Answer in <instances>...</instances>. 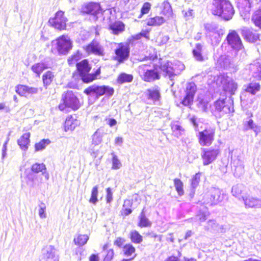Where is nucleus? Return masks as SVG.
Segmentation results:
<instances>
[{
	"label": "nucleus",
	"instance_id": "7",
	"mask_svg": "<svg viewBox=\"0 0 261 261\" xmlns=\"http://www.w3.org/2000/svg\"><path fill=\"white\" fill-rule=\"evenodd\" d=\"M84 93L89 96H95L98 99L103 95L108 97L112 96L114 93V89L108 86L93 85L85 89Z\"/></svg>",
	"mask_w": 261,
	"mask_h": 261
},
{
	"label": "nucleus",
	"instance_id": "54",
	"mask_svg": "<svg viewBox=\"0 0 261 261\" xmlns=\"http://www.w3.org/2000/svg\"><path fill=\"white\" fill-rule=\"evenodd\" d=\"M113 155L112 158V169H119L122 165L120 161L119 160L118 156L114 153H112Z\"/></svg>",
	"mask_w": 261,
	"mask_h": 261
},
{
	"label": "nucleus",
	"instance_id": "45",
	"mask_svg": "<svg viewBox=\"0 0 261 261\" xmlns=\"http://www.w3.org/2000/svg\"><path fill=\"white\" fill-rule=\"evenodd\" d=\"M89 239V237L86 234H80L76 238H74V243L80 246H82L86 244Z\"/></svg>",
	"mask_w": 261,
	"mask_h": 261
},
{
	"label": "nucleus",
	"instance_id": "12",
	"mask_svg": "<svg viewBox=\"0 0 261 261\" xmlns=\"http://www.w3.org/2000/svg\"><path fill=\"white\" fill-rule=\"evenodd\" d=\"M204 29L206 31V36L211 38L212 40L214 38L216 42L220 41L221 37L224 33V30L219 29L218 24L214 22L204 24Z\"/></svg>",
	"mask_w": 261,
	"mask_h": 261
},
{
	"label": "nucleus",
	"instance_id": "2",
	"mask_svg": "<svg viewBox=\"0 0 261 261\" xmlns=\"http://www.w3.org/2000/svg\"><path fill=\"white\" fill-rule=\"evenodd\" d=\"M51 51L54 55H66L72 48V42L65 35L59 37L51 42Z\"/></svg>",
	"mask_w": 261,
	"mask_h": 261
},
{
	"label": "nucleus",
	"instance_id": "61",
	"mask_svg": "<svg viewBox=\"0 0 261 261\" xmlns=\"http://www.w3.org/2000/svg\"><path fill=\"white\" fill-rule=\"evenodd\" d=\"M114 252L113 249H110L107 251V254L106 255L103 261H111L114 256Z\"/></svg>",
	"mask_w": 261,
	"mask_h": 261
},
{
	"label": "nucleus",
	"instance_id": "24",
	"mask_svg": "<svg viewBox=\"0 0 261 261\" xmlns=\"http://www.w3.org/2000/svg\"><path fill=\"white\" fill-rule=\"evenodd\" d=\"M242 199L246 207H259L261 206V199L250 196H242Z\"/></svg>",
	"mask_w": 261,
	"mask_h": 261
},
{
	"label": "nucleus",
	"instance_id": "38",
	"mask_svg": "<svg viewBox=\"0 0 261 261\" xmlns=\"http://www.w3.org/2000/svg\"><path fill=\"white\" fill-rule=\"evenodd\" d=\"M133 75L124 72L121 73L117 77V82L119 84H123L125 83H130L133 81Z\"/></svg>",
	"mask_w": 261,
	"mask_h": 261
},
{
	"label": "nucleus",
	"instance_id": "55",
	"mask_svg": "<svg viewBox=\"0 0 261 261\" xmlns=\"http://www.w3.org/2000/svg\"><path fill=\"white\" fill-rule=\"evenodd\" d=\"M224 68L226 69L232 68L233 69V71H236L238 69L237 66H235L233 64L231 63L230 61V59L227 58H225Z\"/></svg>",
	"mask_w": 261,
	"mask_h": 261
},
{
	"label": "nucleus",
	"instance_id": "17",
	"mask_svg": "<svg viewBox=\"0 0 261 261\" xmlns=\"http://www.w3.org/2000/svg\"><path fill=\"white\" fill-rule=\"evenodd\" d=\"M228 44L233 49L239 50L243 47L241 39L234 30L230 31L226 38Z\"/></svg>",
	"mask_w": 261,
	"mask_h": 261
},
{
	"label": "nucleus",
	"instance_id": "42",
	"mask_svg": "<svg viewBox=\"0 0 261 261\" xmlns=\"http://www.w3.org/2000/svg\"><path fill=\"white\" fill-rule=\"evenodd\" d=\"M54 77V75L53 74V72L50 71H47L43 75L42 80L44 86L46 87V88L51 84L53 80Z\"/></svg>",
	"mask_w": 261,
	"mask_h": 261
},
{
	"label": "nucleus",
	"instance_id": "16",
	"mask_svg": "<svg viewBox=\"0 0 261 261\" xmlns=\"http://www.w3.org/2000/svg\"><path fill=\"white\" fill-rule=\"evenodd\" d=\"M101 11V7L98 3L89 2L83 4L80 9L81 13L96 16Z\"/></svg>",
	"mask_w": 261,
	"mask_h": 261
},
{
	"label": "nucleus",
	"instance_id": "37",
	"mask_svg": "<svg viewBox=\"0 0 261 261\" xmlns=\"http://www.w3.org/2000/svg\"><path fill=\"white\" fill-rule=\"evenodd\" d=\"M46 171V166L43 163H36L33 164L31 168V172L37 174L40 172L44 175Z\"/></svg>",
	"mask_w": 261,
	"mask_h": 261
},
{
	"label": "nucleus",
	"instance_id": "22",
	"mask_svg": "<svg viewBox=\"0 0 261 261\" xmlns=\"http://www.w3.org/2000/svg\"><path fill=\"white\" fill-rule=\"evenodd\" d=\"M42 251L44 261H59L56 249L54 246L51 245L47 246Z\"/></svg>",
	"mask_w": 261,
	"mask_h": 261
},
{
	"label": "nucleus",
	"instance_id": "52",
	"mask_svg": "<svg viewBox=\"0 0 261 261\" xmlns=\"http://www.w3.org/2000/svg\"><path fill=\"white\" fill-rule=\"evenodd\" d=\"M151 5L149 2H145L143 4L141 9V13L138 16V18H141L143 15L147 14L151 9Z\"/></svg>",
	"mask_w": 261,
	"mask_h": 261
},
{
	"label": "nucleus",
	"instance_id": "41",
	"mask_svg": "<svg viewBox=\"0 0 261 261\" xmlns=\"http://www.w3.org/2000/svg\"><path fill=\"white\" fill-rule=\"evenodd\" d=\"M31 68L34 72L39 76L41 72L47 68V66L44 63L40 62L33 65Z\"/></svg>",
	"mask_w": 261,
	"mask_h": 261
},
{
	"label": "nucleus",
	"instance_id": "35",
	"mask_svg": "<svg viewBox=\"0 0 261 261\" xmlns=\"http://www.w3.org/2000/svg\"><path fill=\"white\" fill-rule=\"evenodd\" d=\"M171 127L173 135L177 138L181 137L185 132L184 128L179 124L178 122H172Z\"/></svg>",
	"mask_w": 261,
	"mask_h": 261
},
{
	"label": "nucleus",
	"instance_id": "53",
	"mask_svg": "<svg viewBox=\"0 0 261 261\" xmlns=\"http://www.w3.org/2000/svg\"><path fill=\"white\" fill-rule=\"evenodd\" d=\"M201 173H196L192 178L191 186L194 189H196L199 185L200 180Z\"/></svg>",
	"mask_w": 261,
	"mask_h": 261
},
{
	"label": "nucleus",
	"instance_id": "25",
	"mask_svg": "<svg viewBox=\"0 0 261 261\" xmlns=\"http://www.w3.org/2000/svg\"><path fill=\"white\" fill-rule=\"evenodd\" d=\"M241 34L245 40L250 42H254L259 39L258 34L253 32L247 28L241 30Z\"/></svg>",
	"mask_w": 261,
	"mask_h": 261
},
{
	"label": "nucleus",
	"instance_id": "20",
	"mask_svg": "<svg viewBox=\"0 0 261 261\" xmlns=\"http://www.w3.org/2000/svg\"><path fill=\"white\" fill-rule=\"evenodd\" d=\"M115 59L119 63H122L129 57V48L123 43H120L118 47L115 49Z\"/></svg>",
	"mask_w": 261,
	"mask_h": 261
},
{
	"label": "nucleus",
	"instance_id": "19",
	"mask_svg": "<svg viewBox=\"0 0 261 261\" xmlns=\"http://www.w3.org/2000/svg\"><path fill=\"white\" fill-rule=\"evenodd\" d=\"M196 90L197 87L194 83H188L186 87V94L181 101V103L185 106L191 105L193 103Z\"/></svg>",
	"mask_w": 261,
	"mask_h": 261
},
{
	"label": "nucleus",
	"instance_id": "48",
	"mask_svg": "<svg viewBox=\"0 0 261 261\" xmlns=\"http://www.w3.org/2000/svg\"><path fill=\"white\" fill-rule=\"evenodd\" d=\"M135 248L130 244H126L123 247V252L124 255L128 257L132 255V254L135 252Z\"/></svg>",
	"mask_w": 261,
	"mask_h": 261
},
{
	"label": "nucleus",
	"instance_id": "31",
	"mask_svg": "<svg viewBox=\"0 0 261 261\" xmlns=\"http://www.w3.org/2000/svg\"><path fill=\"white\" fill-rule=\"evenodd\" d=\"M203 45L200 43H197L193 49V55L195 59L199 62L203 61L204 58L202 54L203 51Z\"/></svg>",
	"mask_w": 261,
	"mask_h": 261
},
{
	"label": "nucleus",
	"instance_id": "56",
	"mask_svg": "<svg viewBox=\"0 0 261 261\" xmlns=\"http://www.w3.org/2000/svg\"><path fill=\"white\" fill-rule=\"evenodd\" d=\"M208 102L202 99H199L198 101L197 106L198 108L202 111L205 112L207 109Z\"/></svg>",
	"mask_w": 261,
	"mask_h": 261
},
{
	"label": "nucleus",
	"instance_id": "30",
	"mask_svg": "<svg viewBox=\"0 0 261 261\" xmlns=\"http://www.w3.org/2000/svg\"><path fill=\"white\" fill-rule=\"evenodd\" d=\"M138 219V226L140 227H150L152 225L151 222L146 216L145 207L142 209Z\"/></svg>",
	"mask_w": 261,
	"mask_h": 261
},
{
	"label": "nucleus",
	"instance_id": "40",
	"mask_svg": "<svg viewBox=\"0 0 261 261\" xmlns=\"http://www.w3.org/2000/svg\"><path fill=\"white\" fill-rule=\"evenodd\" d=\"M260 89V85L258 83H251L246 86L245 90L252 95L258 91Z\"/></svg>",
	"mask_w": 261,
	"mask_h": 261
},
{
	"label": "nucleus",
	"instance_id": "1",
	"mask_svg": "<svg viewBox=\"0 0 261 261\" xmlns=\"http://www.w3.org/2000/svg\"><path fill=\"white\" fill-rule=\"evenodd\" d=\"M211 12L225 21L231 20L235 12L233 6L228 0H213Z\"/></svg>",
	"mask_w": 261,
	"mask_h": 261
},
{
	"label": "nucleus",
	"instance_id": "57",
	"mask_svg": "<svg viewBox=\"0 0 261 261\" xmlns=\"http://www.w3.org/2000/svg\"><path fill=\"white\" fill-rule=\"evenodd\" d=\"M46 206L44 203L41 202L39 205V215L41 218H45L46 215L45 213Z\"/></svg>",
	"mask_w": 261,
	"mask_h": 261
},
{
	"label": "nucleus",
	"instance_id": "46",
	"mask_svg": "<svg viewBox=\"0 0 261 261\" xmlns=\"http://www.w3.org/2000/svg\"><path fill=\"white\" fill-rule=\"evenodd\" d=\"M82 54L80 53L79 50L76 51V53L73 55H72L71 57H70L68 59V63L70 66H72L74 64H76L78 63L77 61H79L82 58Z\"/></svg>",
	"mask_w": 261,
	"mask_h": 261
},
{
	"label": "nucleus",
	"instance_id": "60",
	"mask_svg": "<svg viewBox=\"0 0 261 261\" xmlns=\"http://www.w3.org/2000/svg\"><path fill=\"white\" fill-rule=\"evenodd\" d=\"M101 72L100 67H99L94 72V73H90L91 75L92 80H88V83L91 82L94 80L96 79L97 77L100 75Z\"/></svg>",
	"mask_w": 261,
	"mask_h": 261
},
{
	"label": "nucleus",
	"instance_id": "26",
	"mask_svg": "<svg viewBox=\"0 0 261 261\" xmlns=\"http://www.w3.org/2000/svg\"><path fill=\"white\" fill-rule=\"evenodd\" d=\"M104 134L103 128H98L91 136V145L97 146L100 144L102 142Z\"/></svg>",
	"mask_w": 261,
	"mask_h": 261
},
{
	"label": "nucleus",
	"instance_id": "3",
	"mask_svg": "<svg viewBox=\"0 0 261 261\" xmlns=\"http://www.w3.org/2000/svg\"><path fill=\"white\" fill-rule=\"evenodd\" d=\"M158 67L162 71L163 75L165 77H168L170 80H172L175 75L185 69V65L179 61L174 63L164 61L160 62Z\"/></svg>",
	"mask_w": 261,
	"mask_h": 261
},
{
	"label": "nucleus",
	"instance_id": "58",
	"mask_svg": "<svg viewBox=\"0 0 261 261\" xmlns=\"http://www.w3.org/2000/svg\"><path fill=\"white\" fill-rule=\"evenodd\" d=\"M207 229H211L212 230H215L217 229L218 228V224L217 223L216 220H210L207 222Z\"/></svg>",
	"mask_w": 261,
	"mask_h": 261
},
{
	"label": "nucleus",
	"instance_id": "23",
	"mask_svg": "<svg viewBox=\"0 0 261 261\" xmlns=\"http://www.w3.org/2000/svg\"><path fill=\"white\" fill-rule=\"evenodd\" d=\"M251 75L256 80H261V62L259 60L254 61L249 66Z\"/></svg>",
	"mask_w": 261,
	"mask_h": 261
},
{
	"label": "nucleus",
	"instance_id": "6",
	"mask_svg": "<svg viewBox=\"0 0 261 261\" xmlns=\"http://www.w3.org/2000/svg\"><path fill=\"white\" fill-rule=\"evenodd\" d=\"M148 65L143 64L139 66V72L142 79L146 82H152L161 78L158 65H154L152 68L149 69Z\"/></svg>",
	"mask_w": 261,
	"mask_h": 261
},
{
	"label": "nucleus",
	"instance_id": "9",
	"mask_svg": "<svg viewBox=\"0 0 261 261\" xmlns=\"http://www.w3.org/2000/svg\"><path fill=\"white\" fill-rule=\"evenodd\" d=\"M77 71L82 80L85 83H88V80H92L91 75L89 73L91 67L88 59H84L76 63Z\"/></svg>",
	"mask_w": 261,
	"mask_h": 261
},
{
	"label": "nucleus",
	"instance_id": "62",
	"mask_svg": "<svg viewBox=\"0 0 261 261\" xmlns=\"http://www.w3.org/2000/svg\"><path fill=\"white\" fill-rule=\"evenodd\" d=\"M124 242V240L121 238H118L114 242V245L121 248Z\"/></svg>",
	"mask_w": 261,
	"mask_h": 261
},
{
	"label": "nucleus",
	"instance_id": "5",
	"mask_svg": "<svg viewBox=\"0 0 261 261\" xmlns=\"http://www.w3.org/2000/svg\"><path fill=\"white\" fill-rule=\"evenodd\" d=\"M62 101L63 102L59 105V109L61 111H64L67 108L76 111L81 106L79 99L71 90H68L62 94Z\"/></svg>",
	"mask_w": 261,
	"mask_h": 261
},
{
	"label": "nucleus",
	"instance_id": "4",
	"mask_svg": "<svg viewBox=\"0 0 261 261\" xmlns=\"http://www.w3.org/2000/svg\"><path fill=\"white\" fill-rule=\"evenodd\" d=\"M233 101L231 97L219 98L216 100L213 105V110L216 115L222 117L225 114L233 112Z\"/></svg>",
	"mask_w": 261,
	"mask_h": 261
},
{
	"label": "nucleus",
	"instance_id": "13",
	"mask_svg": "<svg viewBox=\"0 0 261 261\" xmlns=\"http://www.w3.org/2000/svg\"><path fill=\"white\" fill-rule=\"evenodd\" d=\"M201 157L203 160V164L204 166L208 165L215 161L220 151L219 148H201Z\"/></svg>",
	"mask_w": 261,
	"mask_h": 261
},
{
	"label": "nucleus",
	"instance_id": "28",
	"mask_svg": "<svg viewBox=\"0 0 261 261\" xmlns=\"http://www.w3.org/2000/svg\"><path fill=\"white\" fill-rule=\"evenodd\" d=\"M27 183L28 186L31 187H34L36 185H38L40 181L39 176L35 174V173L29 172L26 175ZM41 178H40V179Z\"/></svg>",
	"mask_w": 261,
	"mask_h": 261
},
{
	"label": "nucleus",
	"instance_id": "18",
	"mask_svg": "<svg viewBox=\"0 0 261 261\" xmlns=\"http://www.w3.org/2000/svg\"><path fill=\"white\" fill-rule=\"evenodd\" d=\"M220 81L224 92L229 93L230 95L234 94L238 88V85L231 78L223 75L220 77Z\"/></svg>",
	"mask_w": 261,
	"mask_h": 261
},
{
	"label": "nucleus",
	"instance_id": "29",
	"mask_svg": "<svg viewBox=\"0 0 261 261\" xmlns=\"http://www.w3.org/2000/svg\"><path fill=\"white\" fill-rule=\"evenodd\" d=\"M30 133H27L24 134L18 140L17 144L20 148L23 151H27L29 147L30 142Z\"/></svg>",
	"mask_w": 261,
	"mask_h": 261
},
{
	"label": "nucleus",
	"instance_id": "50",
	"mask_svg": "<svg viewBox=\"0 0 261 261\" xmlns=\"http://www.w3.org/2000/svg\"><path fill=\"white\" fill-rule=\"evenodd\" d=\"M98 186L96 185L92 188L91 191V197L90 198L89 202L94 204H95L98 201Z\"/></svg>",
	"mask_w": 261,
	"mask_h": 261
},
{
	"label": "nucleus",
	"instance_id": "39",
	"mask_svg": "<svg viewBox=\"0 0 261 261\" xmlns=\"http://www.w3.org/2000/svg\"><path fill=\"white\" fill-rule=\"evenodd\" d=\"M244 188V186L242 184H237L235 186H233L231 189V193L232 195L239 199H242V196H244L242 195L241 194Z\"/></svg>",
	"mask_w": 261,
	"mask_h": 261
},
{
	"label": "nucleus",
	"instance_id": "8",
	"mask_svg": "<svg viewBox=\"0 0 261 261\" xmlns=\"http://www.w3.org/2000/svg\"><path fill=\"white\" fill-rule=\"evenodd\" d=\"M215 129L209 127L204 130L199 132L197 137L198 139L199 144L201 146H209L214 140Z\"/></svg>",
	"mask_w": 261,
	"mask_h": 261
},
{
	"label": "nucleus",
	"instance_id": "10",
	"mask_svg": "<svg viewBox=\"0 0 261 261\" xmlns=\"http://www.w3.org/2000/svg\"><path fill=\"white\" fill-rule=\"evenodd\" d=\"M229 156L231 159V164L234 168V174L239 176L244 172V166L243 161L241 160L237 150H232L229 151Z\"/></svg>",
	"mask_w": 261,
	"mask_h": 261
},
{
	"label": "nucleus",
	"instance_id": "27",
	"mask_svg": "<svg viewBox=\"0 0 261 261\" xmlns=\"http://www.w3.org/2000/svg\"><path fill=\"white\" fill-rule=\"evenodd\" d=\"M146 95L148 99L151 100L155 103L159 102L161 98L160 90L158 88L148 89L146 91Z\"/></svg>",
	"mask_w": 261,
	"mask_h": 261
},
{
	"label": "nucleus",
	"instance_id": "43",
	"mask_svg": "<svg viewBox=\"0 0 261 261\" xmlns=\"http://www.w3.org/2000/svg\"><path fill=\"white\" fill-rule=\"evenodd\" d=\"M252 20L255 26L261 29V9L254 12L252 16Z\"/></svg>",
	"mask_w": 261,
	"mask_h": 261
},
{
	"label": "nucleus",
	"instance_id": "33",
	"mask_svg": "<svg viewBox=\"0 0 261 261\" xmlns=\"http://www.w3.org/2000/svg\"><path fill=\"white\" fill-rule=\"evenodd\" d=\"M165 21L164 18L162 16H155L150 17L146 19V24L148 26H160Z\"/></svg>",
	"mask_w": 261,
	"mask_h": 261
},
{
	"label": "nucleus",
	"instance_id": "49",
	"mask_svg": "<svg viewBox=\"0 0 261 261\" xmlns=\"http://www.w3.org/2000/svg\"><path fill=\"white\" fill-rule=\"evenodd\" d=\"M130 236L131 241L134 243L139 244L142 241V237L136 230L132 231Z\"/></svg>",
	"mask_w": 261,
	"mask_h": 261
},
{
	"label": "nucleus",
	"instance_id": "63",
	"mask_svg": "<svg viewBox=\"0 0 261 261\" xmlns=\"http://www.w3.org/2000/svg\"><path fill=\"white\" fill-rule=\"evenodd\" d=\"M197 117L195 116H192L190 119L191 123L195 127V129H196L198 127V124L197 123Z\"/></svg>",
	"mask_w": 261,
	"mask_h": 261
},
{
	"label": "nucleus",
	"instance_id": "64",
	"mask_svg": "<svg viewBox=\"0 0 261 261\" xmlns=\"http://www.w3.org/2000/svg\"><path fill=\"white\" fill-rule=\"evenodd\" d=\"M1 110H4L6 113H9L10 109L6 105L5 103H0V111Z\"/></svg>",
	"mask_w": 261,
	"mask_h": 261
},
{
	"label": "nucleus",
	"instance_id": "15",
	"mask_svg": "<svg viewBox=\"0 0 261 261\" xmlns=\"http://www.w3.org/2000/svg\"><path fill=\"white\" fill-rule=\"evenodd\" d=\"M64 13L62 11H58L54 18L49 19V23L55 29L63 30L66 29L67 18L64 16Z\"/></svg>",
	"mask_w": 261,
	"mask_h": 261
},
{
	"label": "nucleus",
	"instance_id": "14",
	"mask_svg": "<svg viewBox=\"0 0 261 261\" xmlns=\"http://www.w3.org/2000/svg\"><path fill=\"white\" fill-rule=\"evenodd\" d=\"M83 48L88 55L93 54L98 56H103L105 54L103 46L95 40H93L90 43L84 46Z\"/></svg>",
	"mask_w": 261,
	"mask_h": 261
},
{
	"label": "nucleus",
	"instance_id": "36",
	"mask_svg": "<svg viewBox=\"0 0 261 261\" xmlns=\"http://www.w3.org/2000/svg\"><path fill=\"white\" fill-rule=\"evenodd\" d=\"M77 124L76 120L71 115L68 116L65 121L64 127L66 132L73 130L76 127Z\"/></svg>",
	"mask_w": 261,
	"mask_h": 261
},
{
	"label": "nucleus",
	"instance_id": "51",
	"mask_svg": "<svg viewBox=\"0 0 261 261\" xmlns=\"http://www.w3.org/2000/svg\"><path fill=\"white\" fill-rule=\"evenodd\" d=\"M245 126L246 127V129H251L256 133H257L259 129V127L254 124L253 120L252 119H250L247 121L245 124Z\"/></svg>",
	"mask_w": 261,
	"mask_h": 261
},
{
	"label": "nucleus",
	"instance_id": "32",
	"mask_svg": "<svg viewBox=\"0 0 261 261\" xmlns=\"http://www.w3.org/2000/svg\"><path fill=\"white\" fill-rule=\"evenodd\" d=\"M237 7L242 11L250 12L251 10V0H235Z\"/></svg>",
	"mask_w": 261,
	"mask_h": 261
},
{
	"label": "nucleus",
	"instance_id": "44",
	"mask_svg": "<svg viewBox=\"0 0 261 261\" xmlns=\"http://www.w3.org/2000/svg\"><path fill=\"white\" fill-rule=\"evenodd\" d=\"M50 143V141L48 139H42L38 143L35 144V151L36 152L41 151L45 148L46 146Z\"/></svg>",
	"mask_w": 261,
	"mask_h": 261
},
{
	"label": "nucleus",
	"instance_id": "21",
	"mask_svg": "<svg viewBox=\"0 0 261 261\" xmlns=\"http://www.w3.org/2000/svg\"><path fill=\"white\" fill-rule=\"evenodd\" d=\"M15 91L21 96L27 97L29 95L37 93L38 92V89L35 87L23 85H18L15 87Z\"/></svg>",
	"mask_w": 261,
	"mask_h": 261
},
{
	"label": "nucleus",
	"instance_id": "11",
	"mask_svg": "<svg viewBox=\"0 0 261 261\" xmlns=\"http://www.w3.org/2000/svg\"><path fill=\"white\" fill-rule=\"evenodd\" d=\"M224 194L219 188H212L206 195L204 202L210 205H216L222 201Z\"/></svg>",
	"mask_w": 261,
	"mask_h": 261
},
{
	"label": "nucleus",
	"instance_id": "47",
	"mask_svg": "<svg viewBox=\"0 0 261 261\" xmlns=\"http://www.w3.org/2000/svg\"><path fill=\"white\" fill-rule=\"evenodd\" d=\"M174 184L176 191L179 196H182L184 194V191L183 189V183L178 178H175L174 179Z\"/></svg>",
	"mask_w": 261,
	"mask_h": 261
},
{
	"label": "nucleus",
	"instance_id": "34",
	"mask_svg": "<svg viewBox=\"0 0 261 261\" xmlns=\"http://www.w3.org/2000/svg\"><path fill=\"white\" fill-rule=\"evenodd\" d=\"M124 24L121 21L116 22L109 25V30L115 35H118L124 30Z\"/></svg>",
	"mask_w": 261,
	"mask_h": 261
},
{
	"label": "nucleus",
	"instance_id": "59",
	"mask_svg": "<svg viewBox=\"0 0 261 261\" xmlns=\"http://www.w3.org/2000/svg\"><path fill=\"white\" fill-rule=\"evenodd\" d=\"M107 195H106V200L107 203H111L113 200V193L112 192V189L110 188H108L106 189Z\"/></svg>",
	"mask_w": 261,
	"mask_h": 261
}]
</instances>
